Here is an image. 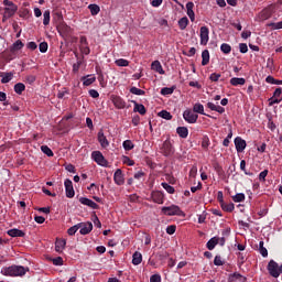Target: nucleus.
Here are the masks:
<instances>
[{
  "label": "nucleus",
  "mask_w": 282,
  "mask_h": 282,
  "mask_svg": "<svg viewBox=\"0 0 282 282\" xmlns=\"http://www.w3.org/2000/svg\"><path fill=\"white\" fill-rule=\"evenodd\" d=\"M30 269L23 265H11L2 268L1 274L3 276H25Z\"/></svg>",
  "instance_id": "obj_1"
},
{
  "label": "nucleus",
  "mask_w": 282,
  "mask_h": 282,
  "mask_svg": "<svg viewBox=\"0 0 282 282\" xmlns=\"http://www.w3.org/2000/svg\"><path fill=\"white\" fill-rule=\"evenodd\" d=\"M161 213L167 217H186V214L177 205L164 206L161 208Z\"/></svg>",
  "instance_id": "obj_2"
},
{
  "label": "nucleus",
  "mask_w": 282,
  "mask_h": 282,
  "mask_svg": "<svg viewBox=\"0 0 282 282\" xmlns=\"http://www.w3.org/2000/svg\"><path fill=\"white\" fill-rule=\"evenodd\" d=\"M160 152L162 153V155H164V158H173V155L175 154V148L173 147V142H171V139H166L162 147L160 148Z\"/></svg>",
  "instance_id": "obj_3"
},
{
  "label": "nucleus",
  "mask_w": 282,
  "mask_h": 282,
  "mask_svg": "<svg viewBox=\"0 0 282 282\" xmlns=\"http://www.w3.org/2000/svg\"><path fill=\"white\" fill-rule=\"evenodd\" d=\"M274 14V6L270 4L269 7L264 8L259 14L258 19L260 21H268Z\"/></svg>",
  "instance_id": "obj_4"
},
{
  "label": "nucleus",
  "mask_w": 282,
  "mask_h": 282,
  "mask_svg": "<svg viewBox=\"0 0 282 282\" xmlns=\"http://www.w3.org/2000/svg\"><path fill=\"white\" fill-rule=\"evenodd\" d=\"M279 263L274 260H270L268 265H267V270L270 274V276H273V279H279Z\"/></svg>",
  "instance_id": "obj_5"
},
{
  "label": "nucleus",
  "mask_w": 282,
  "mask_h": 282,
  "mask_svg": "<svg viewBox=\"0 0 282 282\" xmlns=\"http://www.w3.org/2000/svg\"><path fill=\"white\" fill-rule=\"evenodd\" d=\"M183 118L185 122H188V124H195L197 122L199 116L195 113V111L187 109L183 112Z\"/></svg>",
  "instance_id": "obj_6"
},
{
  "label": "nucleus",
  "mask_w": 282,
  "mask_h": 282,
  "mask_svg": "<svg viewBox=\"0 0 282 282\" xmlns=\"http://www.w3.org/2000/svg\"><path fill=\"white\" fill-rule=\"evenodd\" d=\"M64 186L66 191V197H68V199H72L74 195H76V192L74 191V183L72 182V180L66 178L64 182Z\"/></svg>",
  "instance_id": "obj_7"
},
{
  "label": "nucleus",
  "mask_w": 282,
  "mask_h": 282,
  "mask_svg": "<svg viewBox=\"0 0 282 282\" xmlns=\"http://www.w3.org/2000/svg\"><path fill=\"white\" fill-rule=\"evenodd\" d=\"M91 158L96 164H99V166H107V161L100 151H94Z\"/></svg>",
  "instance_id": "obj_8"
},
{
  "label": "nucleus",
  "mask_w": 282,
  "mask_h": 282,
  "mask_svg": "<svg viewBox=\"0 0 282 282\" xmlns=\"http://www.w3.org/2000/svg\"><path fill=\"white\" fill-rule=\"evenodd\" d=\"M209 34H210V30H208V26H202L200 28V45H208V41H209Z\"/></svg>",
  "instance_id": "obj_9"
},
{
  "label": "nucleus",
  "mask_w": 282,
  "mask_h": 282,
  "mask_svg": "<svg viewBox=\"0 0 282 282\" xmlns=\"http://www.w3.org/2000/svg\"><path fill=\"white\" fill-rule=\"evenodd\" d=\"M113 182L117 186H122L124 184V174L121 169H117L113 174Z\"/></svg>",
  "instance_id": "obj_10"
},
{
  "label": "nucleus",
  "mask_w": 282,
  "mask_h": 282,
  "mask_svg": "<svg viewBox=\"0 0 282 282\" xmlns=\"http://www.w3.org/2000/svg\"><path fill=\"white\" fill-rule=\"evenodd\" d=\"M234 142H235L236 151L238 153H243V151H246L247 143H246V140H243L241 137H237L234 140Z\"/></svg>",
  "instance_id": "obj_11"
},
{
  "label": "nucleus",
  "mask_w": 282,
  "mask_h": 282,
  "mask_svg": "<svg viewBox=\"0 0 282 282\" xmlns=\"http://www.w3.org/2000/svg\"><path fill=\"white\" fill-rule=\"evenodd\" d=\"M78 226H80V235H89V232H91V230H94V225L88 221V223H79L77 224Z\"/></svg>",
  "instance_id": "obj_12"
},
{
  "label": "nucleus",
  "mask_w": 282,
  "mask_h": 282,
  "mask_svg": "<svg viewBox=\"0 0 282 282\" xmlns=\"http://www.w3.org/2000/svg\"><path fill=\"white\" fill-rule=\"evenodd\" d=\"M79 204H83V206H88L89 208H93V210H98V208H100V206H98V204H96V202H94L87 197H80Z\"/></svg>",
  "instance_id": "obj_13"
},
{
  "label": "nucleus",
  "mask_w": 282,
  "mask_h": 282,
  "mask_svg": "<svg viewBox=\"0 0 282 282\" xmlns=\"http://www.w3.org/2000/svg\"><path fill=\"white\" fill-rule=\"evenodd\" d=\"M18 10V7H6L2 21H8V19H12V15L17 14Z\"/></svg>",
  "instance_id": "obj_14"
},
{
  "label": "nucleus",
  "mask_w": 282,
  "mask_h": 282,
  "mask_svg": "<svg viewBox=\"0 0 282 282\" xmlns=\"http://www.w3.org/2000/svg\"><path fill=\"white\" fill-rule=\"evenodd\" d=\"M154 204H164V193L161 191H154L151 194Z\"/></svg>",
  "instance_id": "obj_15"
},
{
  "label": "nucleus",
  "mask_w": 282,
  "mask_h": 282,
  "mask_svg": "<svg viewBox=\"0 0 282 282\" xmlns=\"http://www.w3.org/2000/svg\"><path fill=\"white\" fill-rule=\"evenodd\" d=\"M112 104L117 109H124L127 107V102L120 96L112 97Z\"/></svg>",
  "instance_id": "obj_16"
},
{
  "label": "nucleus",
  "mask_w": 282,
  "mask_h": 282,
  "mask_svg": "<svg viewBox=\"0 0 282 282\" xmlns=\"http://www.w3.org/2000/svg\"><path fill=\"white\" fill-rule=\"evenodd\" d=\"M97 138H98V142L102 149H107V147H109V140H107V137L105 135V132H102V130H100L98 132Z\"/></svg>",
  "instance_id": "obj_17"
},
{
  "label": "nucleus",
  "mask_w": 282,
  "mask_h": 282,
  "mask_svg": "<svg viewBox=\"0 0 282 282\" xmlns=\"http://www.w3.org/2000/svg\"><path fill=\"white\" fill-rule=\"evenodd\" d=\"M193 111H194V113H200V116H207V118H214V119H215V117H213V116L207 115L206 112H204V105H202V104H199V102H197V104H195V105L193 106Z\"/></svg>",
  "instance_id": "obj_18"
},
{
  "label": "nucleus",
  "mask_w": 282,
  "mask_h": 282,
  "mask_svg": "<svg viewBox=\"0 0 282 282\" xmlns=\"http://www.w3.org/2000/svg\"><path fill=\"white\" fill-rule=\"evenodd\" d=\"M82 82L84 87H89V85H94V83H96V76L94 75L83 76Z\"/></svg>",
  "instance_id": "obj_19"
},
{
  "label": "nucleus",
  "mask_w": 282,
  "mask_h": 282,
  "mask_svg": "<svg viewBox=\"0 0 282 282\" xmlns=\"http://www.w3.org/2000/svg\"><path fill=\"white\" fill-rule=\"evenodd\" d=\"M134 108L133 111L134 113H140V116H144L147 113V107L142 104H138V101H133Z\"/></svg>",
  "instance_id": "obj_20"
},
{
  "label": "nucleus",
  "mask_w": 282,
  "mask_h": 282,
  "mask_svg": "<svg viewBox=\"0 0 282 282\" xmlns=\"http://www.w3.org/2000/svg\"><path fill=\"white\" fill-rule=\"evenodd\" d=\"M193 8H195V3L193 2H187L186 3V10H187V17L192 22L195 21V11H193Z\"/></svg>",
  "instance_id": "obj_21"
},
{
  "label": "nucleus",
  "mask_w": 282,
  "mask_h": 282,
  "mask_svg": "<svg viewBox=\"0 0 282 282\" xmlns=\"http://www.w3.org/2000/svg\"><path fill=\"white\" fill-rule=\"evenodd\" d=\"M65 246H67V240L65 239H57L55 241V250L57 252H63V250H65Z\"/></svg>",
  "instance_id": "obj_22"
},
{
  "label": "nucleus",
  "mask_w": 282,
  "mask_h": 282,
  "mask_svg": "<svg viewBox=\"0 0 282 282\" xmlns=\"http://www.w3.org/2000/svg\"><path fill=\"white\" fill-rule=\"evenodd\" d=\"M210 63V52L208 50H204L202 52V65L206 66Z\"/></svg>",
  "instance_id": "obj_23"
},
{
  "label": "nucleus",
  "mask_w": 282,
  "mask_h": 282,
  "mask_svg": "<svg viewBox=\"0 0 282 282\" xmlns=\"http://www.w3.org/2000/svg\"><path fill=\"white\" fill-rule=\"evenodd\" d=\"M7 235H9V237H25V234L23 232V230L13 228L7 231Z\"/></svg>",
  "instance_id": "obj_24"
},
{
  "label": "nucleus",
  "mask_w": 282,
  "mask_h": 282,
  "mask_svg": "<svg viewBox=\"0 0 282 282\" xmlns=\"http://www.w3.org/2000/svg\"><path fill=\"white\" fill-rule=\"evenodd\" d=\"M24 44L21 40L15 41L12 46L10 47V52L14 54V52H19V50H23Z\"/></svg>",
  "instance_id": "obj_25"
},
{
  "label": "nucleus",
  "mask_w": 282,
  "mask_h": 282,
  "mask_svg": "<svg viewBox=\"0 0 282 282\" xmlns=\"http://www.w3.org/2000/svg\"><path fill=\"white\" fill-rule=\"evenodd\" d=\"M230 85H232V87H238V85H246V78H243V77H232L230 79Z\"/></svg>",
  "instance_id": "obj_26"
},
{
  "label": "nucleus",
  "mask_w": 282,
  "mask_h": 282,
  "mask_svg": "<svg viewBox=\"0 0 282 282\" xmlns=\"http://www.w3.org/2000/svg\"><path fill=\"white\" fill-rule=\"evenodd\" d=\"M176 133L180 138L186 139V138H188V128L178 127V128H176Z\"/></svg>",
  "instance_id": "obj_27"
},
{
  "label": "nucleus",
  "mask_w": 282,
  "mask_h": 282,
  "mask_svg": "<svg viewBox=\"0 0 282 282\" xmlns=\"http://www.w3.org/2000/svg\"><path fill=\"white\" fill-rule=\"evenodd\" d=\"M152 69L158 74H165L164 68L162 67V64L160 63V61H154L152 63Z\"/></svg>",
  "instance_id": "obj_28"
},
{
  "label": "nucleus",
  "mask_w": 282,
  "mask_h": 282,
  "mask_svg": "<svg viewBox=\"0 0 282 282\" xmlns=\"http://www.w3.org/2000/svg\"><path fill=\"white\" fill-rule=\"evenodd\" d=\"M142 263V253L140 251H135L132 256V264L140 265Z\"/></svg>",
  "instance_id": "obj_29"
},
{
  "label": "nucleus",
  "mask_w": 282,
  "mask_h": 282,
  "mask_svg": "<svg viewBox=\"0 0 282 282\" xmlns=\"http://www.w3.org/2000/svg\"><path fill=\"white\" fill-rule=\"evenodd\" d=\"M219 245V238L217 237H213L212 239H209L206 243V247L209 249V250H215V247Z\"/></svg>",
  "instance_id": "obj_30"
},
{
  "label": "nucleus",
  "mask_w": 282,
  "mask_h": 282,
  "mask_svg": "<svg viewBox=\"0 0 282 282\" xmlns=\"http://www.w3.org/2000/svg\"><path fill=\"white\" fill-rule=\"evenodd\" d=\"M0 76L2 77L1 79L2 85H6L10 83V80H12L14 75L12 73H0Z\"/></svg>",
  "instance_id": "obj_31"
},
{
  "label": "nucleus",
  "mask_w": 282,
  "mask_h": 282,
  "mask_svg": "<svg viewBox=\"0 0 282 282\" xmlns=\"http://www.w3.org/2000/svg\"><path fill=\"white\" fill-rule=\"evenodd\" d=\"M220 208H223V210H225V213H232V210H235V204L234 203H229L227 204L226 202L223 203L220 205Z\"/></svg>",
  "instance_id": "obj_32"
},
{
  "label": "nucleus",
  "mask_w": 282,
  "mask_h": 282,
  "mask_svg": "<svg viewBox=\"0 0 282 282\" xmlns=\"http://www.w3.org/2000/svg\"><path fill=\"white\" fill-rule=\"evenodd\" d=\"M232 202H235L236 204H239L241 202H246V194L243 193H238L235 196L231 197Z\"/></svg>",
  "instance_id": "obj_33"
},
{
  "label": "nucleus",
  "mask_w": 282,
  "mask_h": 282,
  "mask_svg": "<svg viewBox=\"0 0 282 282\" xmlns=\"http://www.w3.org/2000/svg\"><path fill=\"white\" fill-rule=\"evenodd\" d=\"M122 147H123L124 151H132V149L135 148V144H133V141H131V140H126V141H123Z\"/></svg>",
  "instance_id": "obj_34"
},
{
  "label": "nucleus",
  "mask_w": 282,
  "mask_h": 282,
  "mask_svg": "<svg viewBox=\"0 0 282 282\" xmlns=\"http://www.w3.org/2000/svg\"><path fill=\"white\" fill-rule=\"evenodd\" d=\"M209 147H210V139L208 138V135H204L202 139V149H204V151H208Z\"/></svg>",
  "instance_id": "obj_35"
},
{
  "label": "nucleus",
  "mask_w": 282,
  "mask_h": 282,
  "mask_svg": "<svg viewBox=\"0 0 282 282\" xmlns=\"http://www.w3.org/2000/svg\"><path fill=\"white\" fill-rule=\"evenodd\" d=\"M41 151L42 153H44V155H47V158H54V152L52 151V149H50V147L42 145Z\"/></svg>",
  "instance_id": "obj_36"
},
{
  "label": "nucleus",
  "mask_w": 282,
  "mask_h": 282,
  "mask_svg": "<svg viewBox=\"0 0 282 282\" xmlns=\"http://www.w3.org/2000/svg\"><path fill=\"white\" fill-rule=\"evenodd\" d=\"M24 89H25V84H23V83H18L14 85V91L19 96H21V94H23Z\"/></svg>",
  "instance_id": "obj_37"
},
{
  "label": "nucleus",
  "mask_w": 282,
  "mask_h": 282,
  "mask_svg": "<svg viewBox=\"0 0 282 282\" xmlns=\"http://www.w3.org/2000/svg\"><path fill=\"white\" fill-rule=\"evenodd\" d=\"M175 91V86L172 87H164L161 89V95L162 96H171Z\"/></svg>",
  "instance_id": "obj_38"
},
{
  "label": "nucleus",
  "mask_w": 282,
  "mask_h": 282,
  "mask_svg": "<svg viewBox=\"0 0 282 282\" xmlns=\"http://www.w3.org/2000/svg\"><path fill=\"white\" fill-rule=\"evenodd\" d=\"M88 10H90L93 17H96L100 12V7L98 4H89Z\"/></svg>",
  "instance_id": "obj_39"
},
{
  "label": "nucleus",
  "mask_w": 282,
  "mask_h": 282,
  "mask_svg": "<svg viewBox=\"0 0 282 282\" xmlns=\"http://www.w3.org/2000/svg\"><path fill=\"white\" fill-rule=\"evenodd\" d=\"M220 52H223V54H230V52H232V46L228 43H223L220 45Z\"/></svg>",
  "instance_id": "obj_40"
},
{
  "label": "nucleus",
  "mask_w": 282,
  "mask_h": 282,
  "mask_svg": "<svg viewBox=\"0 0 282 282\" xmlns=\"http://www.w3.org/2000/svg\"><path fill=\"white\" fill-rule=\"evenodd\" d=\"M264 246L263 240L259 242V252L265 259L268 257V249Z\"/></svg>",
  "instance_id": "obj_41"
},
{
  "label": "nucleus",
  "mask_w": 282,
  "mask_h": 282,
  "mask_svg": "<svg viewBox=\"0 0 282 282\" xmlns=\"http://www.w3.org/2000/svg\"><path fill=\"white\" fill-rule=\"evenodd\" d=\"M130 94H133L134 96H144V94H147V91L133 86L130 88Z\"/></svg>",
  "instance_id": "obj_42"
},
{
  "label": "nucleus",
  "mask_w": 282,
  "mask_h": 282,
  "mask_svg": "<svg viewBox=\"0 0 282 282\" xmlns=\"http://www.w3.org/2000/svg\"><path fill=\"white\" fill-rule=\"evenodd\" d=\"M159 117L163 118L164 120H173V115L166 110H162L159 112Z\"/></svg>",
  "instance_id": "obj_43"
},
{
  "label": "nucleus",
  "mask_w": 282,
  "mask_h": 282,
  "mask_svg": "<svg viewBox=\"0 0 282 282\" xmlns=\"http://www.w3.org/2000/svg\"><path fill=\"white\" fill-rule=\"evenodd\" d=\"M161 186L169 193L170 195L175 194V187L169 185V183H161Z\"/></svg>",
  "instance_id": "obj_44"
},
{
  "label": "nucleus",
  "mask_w": 282,
  "mask_h": 282,
  "mask_svg": "<svg viewBox=\"0 0 282 282\" xmlns=\"http://www.w3.org/2000/svg\"><path fill=\"white\" fill-rule=\"evenodd\" d=\"M115 65H117V67H129V61L124 58H119L115 62Z\"/></svg>",
  "instance_id": "obj_45"
},
{
  "label": "nucleus",
  "mask_w": 282,
  "mask_h": 282,
  "mask_svg": "<svg viewBox=\"0 0 282 282\" xmlns=\"http://www.w3.org/2000/svg\"><path fill=\"white\" fill-rule=\"evenodd\" d=\"M79 229L80 225H74L73 227L68 228L67 235H69V237H74V235H76V232H78Z\"/></svg>",
  "instance_id": "obj_46"
},
{
  "label": "nucleus",
  "mask_w": 282,
  "mask_h": 282,
  "mask_svg": "<svg viewBox=\"0 0 282 282\" xmlns=\"http://www.w3.org/2000/svg\"><path fill=\"white\" fill-rule=\"evenodd\" d=\"M178 26H180V30H184L185 28H188V18L184 17L180 19Z\"/></svg>",
  "instance_id": "obj_47"
},
{
  "label": "nucleus",
  "mask_w": 282,
  "mask_h": 282,
  "mask_svg": "<svg viewBox=\"0 0 282 282\" xmlns=\"http://www.w3.org/2000/svg\"><path fill=\"white\" fill-rule=\"evenodd\" d=\"M267 28H271V30H282V21L280 22H270L267 24Z\"/></svg>",
  "instance_id": "obj_48"
},
{
  "label": "nucleus",
  "mask_w": 282,
  "mask_h": 282,
  "mask_svg": "<svg viewBox=\"0 0 282 282\" xmlns=\"http://www.w3.org/2000/svg\"><path fill=\"white\" fill-rule=\"evenodd\" d=\"M79 50L82 54H85V56H89V54L91 53V50L89 48V44L80 45Z\"/></svg>",
  "instance_id": "obj_49"
},
{
  "label": "nucleus",
  "mask_w": 282,
  "mask_h": 282,
  "mask_svg": "<svg viewBox=\"0 0 282 282\" xmlns=\"http://www.w3.org/2000/svg\"><path fill=\"white\" fill-rule=\"evenodd\" d=\"M69 94V89L67 88H63L62 90H59L57 93V98H59L61 100H63V98H65V96H68Z\"/></svg>",
  "instance_id": "obj_50"
},
{
  "label": "nucleus",
  "mask_w": 282,
  "mask_h": 282,
  "mask_svg": "<svg viewBox=\"0 0 282 282\" xmlns=\"http://www.w3.org/2000/svg\"><path fill=\"white\" fill-rule=\"evenodd\" d=\"M123 164H127V166H133L135 164V161L131 160L129 156H122Z\"/></svg>",
  "instance_id": "obj_51"
},
{
  "label": "nucleus",
  "mask_w": 282,
  "mask_h": 282,
  "mask_svg": "<svg viewBox=\"0 0 282 282\" xmlns=\"http://www.w3.org/2000/svg\"><path fill=\"white\" fill-rule=\"evenodd\" d=\"M43 17V25H50V10L44 11Z\"/></svg>",
  "instance_id": "obj_52"
},
{
  "label": "nucleus",
  "mask_w": 282,
  "mask_h": 282,
  "mask_svg": "<svg viewBox=\"0 0 282 282\" xmlns=\"http://www.w3.org/2000/svg\"><path fill=\"white\" fill-rule=\"evenodd\" d=\"M239 279H241V274L238 273V272H235V273H232V274L229 275L228 281H229V282H235V281H237V280H239Z\"/></svg>",
  "instance_id": "obj_53"
},
{
  "label": "nucleus",
  "mask_w": 282,
  "mask_h": 282,
  "mask_svg": "<svg viewBox=\"0 0 282 282\" xmlns=\"http://www.w3.org/2000/svg\"><path fill=\"white\" fill-rule=\"evenodd\" d=\"M53 20L54 21H57L58 23H63V13L62 12H55L53 14Z\"/></svg>",
  "instance_id": "obj_54"
},
{
  "label": "nucleus",
  "mask_w": 282,
  "mask_h": 282,
  "mask_svg": "<svg viewBox=\"0 0 282 282\" xmlns=\"http://www.w3.org/2000/svg\"><path fill=\"white\" fill-rule=\"evenodd\" d=\"M219 78H221V74L212 73L209 76V80H212V83H217Z\"/></svg>",
  "instance_id": "obj_55"
},
{
  "label": "nucleus",
  "mask_w": 282,
  "mask_h": 282,
  "mask_svg": "<svg viewBox=\"0 0 282 282\" xmlns=\"http://www.w3.org/2000/svg\"><path fill=\"white\" fill-rule=\"evenodd\" d=\"M175 230H177V226H175V225H170L166 227L167 235H175Z\"/></svg>",
  "instance_id": "obj_56"
},
{
  "label": "nucleus",
  "mask_w": 282,
  "mask_h": 282,
  "mask_svg": "<svg viewBox=\"0 0 282 282\" xmlns=\"http://www.w3.org/2000/svg\"><path fill=\"white\" fill-rule=\"evenodd\" d=\"M159 261H165V259H169V252L166 251H161L158 253Z\"/></svg>",
  "instance_id": "obj_57"
},
{
  "label": "nucleus",
  "mask_w": 282,
  "mask_h": 282,
  "mask_svg": "<svg viewBox=\"0 0 282 282\" xmlns=\"http://www.w3.org/2000/svg\"><path fill=\"white\" fill-rule=\"evenodd\" d=\"M239 51H240V54H248V44L240 43L239 44Z\"/></svg>",
  "instance_id": "obj_58"
},
{
  "label": "nucleus",
  "mask_w": 282,
  "mask_h": 282,
  "mask_svg": "<svg viewBox=\"0 0 282 282\" xmlns=\"http://www.w3.org/2000/svg\"><path fill=\"white\" fill-rule=\"evenodd\" d=\"M268 170H263L262 172H260L259 174V182H265V177H268Z\"/></svg>",
  "instance_id": "obj_59"
},
{
  "label": "nucleus",
  "mask_w": 282,
  "mask_h": 282,
  "mask_svg": "<svg viewBox=\"0 0 282 282\" xmlns=\"http://www.w3.org/2000/svg\"><path fill=\"white\" fill-rule=\"evenodd\" d=\"M39 48H40V52H41L42 54H45V52H47V48H48L47 42H42V43H40Z\"/></svg>",
  "instance_id": "obj_60"
},
{
  "label": "nucleus",
  "mask_w": 282,
  "mask_h": 282,
  "mask_svg": "<svg viewBox=\"0 0 282 282\" xmlns=\"http://www.w3.org/2000/svg\"><path fill=\"white\" fill-rule=\"evenodd\" d=\"M150 282H162V275L161 274L151 275Z\"/></svg>",
  "instance_id": "obj_61"
},
{
  "label": "nucleus",
  "mask_w": 282,
  "mask_h": 282,
  "mask_svg": "<svg viewBox=\"0 0 282 282\" xmlns=\"http://www.w3.org/2000/svg\"><path fill=\"white\" fill-rule=\"evenodd\" d=\"M214 265H224V260H221V256H216L214 259Z\"/></svg>",
  "instance_id": "obj_62"
},
{
  "label": "nucleus",
  "mask_w": 282,
  "mask_h": 282,
  "mask_svg": "<svg viewBox=\"0 0 282 282\" xmlns=\"http://www.w3.org/2000/svg\"><path fill=\"white\" fill-rule=\"evenodd\" d=\"M240 169L243 171L245 175H252V173L246 171V160L240 161Z\"/></svg>",
  "instance_id": "obj_63"
},
{
  "label": "nucleus",
  "mask_w": 282,
  "mask_h": 282,
  "mask_svg": "<svg viewBox=\"0 0 282 282\" xmlns=\"http://www.w3.org/2000/svg\"><path fill=\"white\" fill-rule=\"evenodd\" d=\"M52 261H53V265H63L62 257H57V258L53 259Z\"/></svg>",
  "instance_id": "obj_64"
}]
</instances>
